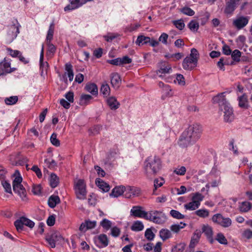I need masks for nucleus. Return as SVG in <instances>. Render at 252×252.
Wrapping results in <instances>:
<instances>
[{
    "label": "nucleus",
    "mask_w": 252,
    "mask_h": 252,
    "mask_svg": "<svg viewBox=\"0 0 252 252\" xmlns=\"http://www.w3.org/2000/svg\"><path fill=\"white\" fill-rule=\"evenodd\" d=\"M143 208L140 206H134L131 209L130 215L134 217L144 218L147 219L148 213L143 210Z\"/></svg>",
    "instance_id": "13"
},
{
    "label": "nucleus",
    "mask_w": 252,
    "mask_h": 252,
    "mask_svg": "<svg viewBox=\"0 0 252 252\" xmlns=\"http://www.w3.org/2000/svg\"><path fill=\"white\" fill-rule=\"evenodd\" d=\"M164 183V180L163 178H161L159 179H157L154 180V187L155 189L154 190V193L155 191L157 190L158 188L162 186Z\"/></svg>",
    "instance_id": "57"
},
{
    "label": "nucleus",
    "mask_w": 252,
    "mask_h": 252,
    "mask_svg": "<svg viewBox=\"0 0 252 252\" xmlns=\"http://www.w3.org/2000/svg\"><path fill=\"white\" fill-rule=\"evenodd\" d=\"M145 172L147 177L151 178L153 175H156L161 168V161L157 156L149 157L145 162Z\"/></svg>",
    "instance_id": "3"
},
{
    "label": "nucleus",
    "mask_w": 252,
    "mask_h": 252,
    "mask_svg": "<svg viewBox=\"0 0 252 252\" xmlns=\"http://www.w3.org/2000/svg\"><path fill=\"white\" fill-rule=\"evenodd\" d=\"M55 28V24L54 22L52 21V22L50 24L48 31L47 32V34L46 38V42H51L53 39L54 31Z\"/></svg>",
    "instance_id": "27"
},
{
    "label": "nucleus",
    "mask_w": 252,
    "mask_h": 252,
    "mask_svg": "<svg viewBox=\"0 0 252 252\" xmlns=\"http://www.w3.org/2000/svg\"><path fill=\"white\" fill-rule=\"evenodd\" d=\"M74 189L78 199L83 200L86 198L87 191L84 180H78L75 184Z\"/></svg>",
    "instance_id": "7"
},
{
    "label": "nucleus",
    "mask_w": 252,
    "mask_h": 252,
    "mask_svg": "<svg viewBox=\"0 0 252 252\" xmlns=\"http://www.w3.org/2000/svg\"><path fill=\"white\" fill-rule=\"evenodd\" d=\"M202 126L198 124L189 125L180 137V142H196L200 138L202 133Z\"/></svg>",
    "instance_id": "2"
},
{
    "label": "nucleus",
    "mask_w": 252,
    "mask_h": 252,
    "mask_svg": "<svg viewBox=\"0 0 252 252\" xmlns=\"http://www.w3.org/2000/svg\"><path fill=\"white\" fill-rule=\"evenodd\" d=\"M100 93L103 94L104 97L107 98L110 94V88L107 84H102L100 88Z\"/></svg>",
    "instance_id": "31"
},
{
    "label": "nucleus",
    "mask_w": 252,
    "mask_h": 252,
    "mask_svg": "<svg viewBox=\"0 0 252 252\" xmlns=\"http://www.w3.org/2000/svg\"><path fill=\"white\" fill-rule=\"evenodd\" d=\"M159 236L163 241H165L172 237V233L167 229H162L159 231Z\"/></svg>",
    "instance_id": "29"
},
{
    "label": "nucleus",
    "mask_w": 252,
    "mask_h": 252,
    "mask_svg": "<svg viewBox=\"0 0 252 252\" xmlns=\"http://www.w3.org/2000/svg\"><path fill=\"white\" fill-rule=\"evenodd\" d=\"M200 237V234L198 233L196 235H195L191 240L190 244H189V248L191 249L193 248L195 245L198 243L199 238Z\"/></svg>",
    "instance_id": "53"
},
{
    "label": "nucleus",
    "mask_w": 252,
    "mask_h": 252,
    "mask_svg": "<svg viewBox=\"0 0 252 252\" xmlns=\"http://www.w3.org/2000/svg\"><path fill=\"white\" fill-rule=\"evenodd\" d=\"M252 207V204L248 201H244L242 202L241 204L239 206V209L241 212H248Z\"/></svg>",
    "instance_id": "38"
},
{
    "label": "nucleus",
    "mask_w": 252,
    "mask_h": 252,
    "mask_svg": "<svg viewBox=\"0 0 252 252\" xmlns=\"http://www.w3.org/2000/svg\"><path fill=\"white\" fill-rule=\"evenodd\" d=\"M185 247V245L184 243L178 244L172 249V252H183Z\"/></svg>",
    "instance_id": "56"
},
{
    "label": "nucleus",
    "mask_w": 252,
    "mask_h": 252,
    "mask_svg": "<svg viewBox=\"0 0 252 252\" xmlns=\"http://www.w3.org/2000/svg\"><path fill=\"white\" fill-rule=\"evenodd\" d=\"M6 50L7 51L8 55L14 58H18L19 56H20L22 53L21 51L19 50H13L10 47H7L6 48Z\"/></svg>",
    "instance_id": "44"
},
{
    "label": "nucleus",
    "mask_w": 252,
    "mask_h": 252,
    "mask_svg": "<svg viewBox=\"0 0 252 252\" xmlns=\"http://www.w3.org/2000/svg\"><path fill=\"white\" fill-rule=\"evenodd\" d=\"M106 102L107 105L112 110H116L118 109L120 106V102L117 98L113 96H108L106 99Z\"/></svg>",
    "instance_id": "16"
},
{
    "label": "nucleus",
    "mask_w": 252,
    "mask_h": 252,
    "mask_svg": "<svg viewBox=\"0 0 252 252\" xmlns=\"http://www.w3.org/2000/svg\"><path fill=\"white\" fill-rule=\"evenodd\" d=\"M200 205L197 204L195 201H193L191 199V201L188 203H187L184 205V208L188 210L193 211L199 208Z\"/></svg>",
    "instance_id": "35"
},
{
    "label": "nucleus",
    "mask_w": 252,
    "mask_h": 252,
    "mask_svg": "<svg viewBox=\"0 0 252 252\" xmlns=\"http://www.w3.org/2000/svg\"><path fill=\"white\" fill-rule=\"evenodd\" d=\"M231 54V58L234 61L239 62L240 61L241 52L239 50H234Z\"/></svg>",
    "instance_id": "47"
},
{
    "label": "nucleus",
    "mask_w": 252,
    "mask_h": 252,
    "mask_svg": "<svg viewBox=\"0 0 252 252\" xmlns=\"http://www.w3.org/2000/svg\"><path fill=\"white\" fill-rule=\"evenodd\" d=\"M143 229L144 225L143 223L139 220L134 221L131 227V229L134 231H140Z\"/></svg>",
    "instance_id": "34"
},
{
    "label": "nucleus",
    "mask_w": 252,
    "mask_h": 252,
    "mask_svg": "<svg viewBox=\"0 0 252 252\" xmlns=\"http://www.w3.org/2000/svg\"><path fill=\"white\" fill-rule=\"evenodd\" d=\"M59 183V178L55 174H51L50 178V184L52 188H56Z\"/></svg>",
    "instance_id": "41"
},
{
    "label": "nucleus",
    "mask_w": 252,
    "mask_h": 252,
    "mask_svg": "<svg viewBox=\"0 0 252 252\" xmlns=\"http://www.w3.org/2000/svg\"><path fill=\"white\" fill-rule=\"evenodd\" d=\"M175 27L179 30H182L185 27V24L182 20H178L173 21Z\"/></svg>",
    "instance_id": "58"
},
{
    "label": "nucleus",
    "mask_w": 252,
    "mask_h": 252,
    "mask_svg": "<svg viewBox=\"0 0 252 252\" xmlns=\"http://www.w3.org/2000/svg\"><path fill=\"white\" fill-rule=\"evenodd\" d=\"M203 198L204 196L203 195L199 192H196L193 194L191 199L200 205V203L203 200Z\"/></svg>",
    "instance_id": "49"
},
{
    "label": "nucleus",
    "mask_w": 252,
    "mask_h": 252,
    "mask_svg": "<svg viewBox=\"0 0 252 252\" xmlns=\"http://www.w3.org/2000/svg\"><path fill=\"white\" fill-rule=\"evenodd\" d=\"M238 106L242 109H248L250 107L247 94L245 93L238 97Z\"/></svg>",
    "instance_id": "17"
},
{
    "label": "nucleus",
    "mask_w": 252,
    "mask_h": 252,
    "mask_svg": "<svg viewBox=\"0 0 252 252\" xmlns=\"http://www.w3.org/2000/svg\"><path fill=\"white\" fill-rule=\"evenodd\" d=\"M166 217L164 213L158 211H152L148 213L147 220L153 221V222L161 224L165 222Z\"/></svg>",
    "instance_id": "6"
},
{
    "label": "nucleus",
    "mask_w": 252,
    "mask_h": 252,
    "mask_svg": "<svg viewBox=\"0 0 252 252\" xmlns=\"http://www.w3.org/2000/svg\"><path fill=\"white\" fill-rule=\"evenodd\" d=\"M149 42L150 37L140 35L138 36L137 38L135 41V43L138 46H142L149 43Z\"/></svg>",
    "instance_id": "26"
},
{
    "label": "nucleus",
    "mask_w": 252,
    "mask_h": 252,
    "mask_svg": "<svg viewBox=\"0 0 252 252\" xmlns=\"http://www.w3.org/2000/svg\"><path fill=\"white\" fill-rule=\"evenodd\" d=\"M213 222L223 227H228L232 224L231 220L229 218H225L220 214L214 215L212 218Z\"/></svg>",
    "instance_id": "8"
},
{
    "label": "nucleus",
    "mask_w": 252,
    "mask_h": 252,
    "mask_svg": "<svg viewBox=\"0 0 252 252\" xmlns=\"http://www.w3.org/2000/svg\"><path fill=\"white\" fill-rule=\"evenodd\" d=\"M172 68L170 65H167V66L161 65L159 69L157 71V73L165 74L170 73L172 72Z\"/></svg>",
    "instance_id": "40"
},
{
    "label": "nucleus",
    "mask_w": 252,
    "mask_h": 252,
    "mask_svg": "<svg viewBox=\"0 0 252 252\" xmlns=\"http://www.w3.org/2000/svg\"><path fill=\"white\" fill-rule=\"evenodd\" d=\"M249 17L240 16L233 21V25L238 30H240L246 27L249 23Z\"/></svg>",
    "instance_id": "12"
},
{
    "label": "nucleus",
    "mask_w": 252,
    "mask_h": 252,
    "mask_svg": "<svg viewBox=\"0 0 252 252\" xmlns=\"http://www.w3.org/2000/svg\"><path fill=\"white\" fill-rule=\"evenodd\" d=\"M66 99L70 103L74 101V94L72 92L69 91L66 93L64 95Z\"/></svg>",
    "instance_id": "63"
},
{
    "label": "nucleus",
    "mask_w": 252,
    "mask_h": 252,
    "mask_svg": "<svg viewBox=\"0 0 252 252\" xmlns=\"http://www.w3.org/2000/svg\"><path fill=\"white\" fill-rule=\"evenodd\" d=\"M24 224L22 220L21 217L15 220L14 222V226H15L16 229L18 232H21L24 230Z\"/></svg>",
    "instance_id": "39"
},
{
    "label": "nucleus",
    "mask_w": 252,
    "mask_h": 252,
    "mask_svg": "<svg viewBox=\"0 0 252 252\" xmlns=\"http://www.w3.org/2000/svg\"><path fill=\"white\" fill-rule=\"evenodd\" d=\"M210 17V14L208 12L206 11L201 13L197 18H199V20L200 21L201 25L204 26L207 23Z\"/></svg>",
    "instance_id": "28"
},
{
    "label": "nucleus",
    "mask_w": 252,
    "mask_h": 252,
    "mask_svg": "<svg viewBox=\"0 0 252 252\" xmlns=\"http://www.w3.org/2000/svg\"><path fill=\"white\" fill-rule=\"evenodd\" d=\"M65 69L67 72V75L69 80L71 82L74 77V73L73 71L72 65L70 63H66L65 65Z\"/></svg>",
    "instance_id": "36"
},
{
    "label": "nucleus",
    "mask_w": 252,
    "mask_h": 252,
    "mask_svg": "<svg viewBox=\"0 0 252 252\" xmlns=\"http://www.w3.org/2000/svg\"><path fill=\"white\" fill-rule=\"evenodd\" d=\"M103 54V50L101 48H98L97 49H95L93 52V55L95 58L97 59L100 58Z\"/></svg>",
    "instance_id": "61"
},
{
    "label": "nucleus",
    "mask_w": 252,
    "mask_h": 252,
    "mask_svg": "<svg viewBox=\"0 0 252 252\" xmlns=\"http://www.w3.org/2000/svg\"><path fill=\"white\" fill-rule=\"evenodd\" d=\"M107 63L114 65H121L122 62L121 58H117L112 60H108L107 61Z\"/></svg>",
    "instance_id": "59"
},
{
    "label": "nucleus",
    "mask_w": 252,
    "mask_h": 252,
    "mask_svg": "<svg viewBox=\"0 0 252 252\" xmlns=\"http://www.w3.org/2000/svg\"><path fill=\"white\" fill-rule=\"evenodd\" d=\"M195 215H196L197 216L202 218H206L208 217L209 215V211L205 209H199L198 210H196L195 212Z\"/></svg>",
    "instance_id": "43"
},
{
    "label": "nucleus",
    "mask_w": 252,
    "mask_h": 252,
    "mask_svg": "<svg viewBox=\"0 0 252 252\" xmlns=\"http://www.w3.org/2000/svg\"><path fill=\"white\" fill-rule=\"evenodd\" d=\"M21 219L24 225L27 226L30 228H32L34 227L35 224L33 221L24 217H21Z\"/></svg>",
    "instance_id": "52"
},
{
    "label": "nucleus",
    "mask_w": 252,
    "mask_h": 252,
    "mask_svg": "<svg viewBox=\"0 0 252 252\" xmlns=\"http://www.w3.org/2000/svg\"><path fill=\"white\" fill-rule=\"evenodd\" d=\"M13 189L15 193H17L23 200L26 199V191L22 185L13 187Z\"/></svg>",
    "instance_id": "20"
},
{
    "label": "nucleus",
    "mask_w": 252,
    "mask_h": 252,
    "mask_svg": "<svg viewBox=\"0 0 252 252\" xmlns=\"http://www.w3.org/2000/svg\"><path fill=\"white\" fill-rule=\"evenodd\" d=\"M40 71L41 76L43 75L44 72L47 73L49 67V64L47 62H44V59L42 61L39 59Z\"/></svg>",
    "instance_id": "33"
},
{
    "label": "nucleus",
    "mask_w": 252,
    "mask_h": 252,
    "mask_svg": "<svg viewBox=\"0 0 252 252\" xmlns=\"http://www.w3.org/2000/svg\"><path fill=\"white\" fill-rule=\"evenodd\" d=\"M120 233V230L118 227L115 226L111 228V234L112 236L117 237L119 236Z\"/></svg>",
    "instance_id": "62"
},
{
    "label": "nucleus",
    "mask_w": 252,
    "mask_h": 252,
    "mask_svg": "<svg viewBox=\"0 0 252 252\" xmlns=\"http://www.w3.org/2000/svg\"><path fill=\"white\" fill-rule=\"evenodd\" d=\"M140 193V189L136 187L127 186L125 187L124 196L127 198L138 196Z\"/></svg>",
    "instance_id": "15"
},
{
    "label": "nucleus",
    "mask_w": 252,
    "mask_h": 252,
    "mask_svg": "<svg viewBox=\"0 0 252 252\" xmlns=\"http://www.w3.org/2000/svg\"><path fill=\"white\" fill-rule=\"evenodd\" d=\"M145 236L147 239L149 241H151L154 239L155 235L153 232L151 228H148L145 232Z\"/></svg>",
    "instance_id": "55"
},
{
    "label": "nucleus",
    "mask_w": 252,
    "mask_h": 252,
    "mask_svg": "<svg viewBox=\"0 0 252 252\" xmlns=\"http://www.w3.org/2000/svg\"><path fill=\"white\" fill-rule=\"evenodd\" d=\"M241 0H225L223 12L227 16L232 15Z\"/></svg>",
    "instance_id": "9"
},
{
    "label": "nucleus",
    "mask_w": 252,
    "mask_h": 252,
    "mask_svg": "<svg viewBox=\"0 0 252 252\" xmlns=\"http://www.w3.org/2000/svg\"><path fill=\"white\" fill-rule=\"evenodd\" d=\"M18 100V98L17 96H12L9 97H6L4 99V102L6 104L11 105L16 104Z\"/></svg>",
    "instance_id": "46"
},
{
    "label": "nucleus",
    "mask_w": 252,
    "mask_h": 252,
    "mask_svg": "<svg viewBox=\"0 0 252 252\" xmlns=\"http://www.w3.org/2000/svg\"><path fill=\"white\" fill-rule=\"evenodd\" d=\"M180 11L183 14L189 16H192L195 14V12L188 6L183 7L180 9Z\"/></svg>",
    "instance_id": "42"
},
{
    "label": "nucleus",
    "mask_w": 252,
    "mask_h": 252,
    "mask_svg": "<svg viewBox=\"0 0 252 252\" xmlns=\"http://www.w3.org/2000/svg\"><path fill=\"white\" fill-rule=\"evenodd\" d=\"M112 225V222L107 219H103L100 222V225L102 227L104 232L109 230L111 228Z\"/></svg>",
    "instance_id": "30"
},
{
    "label": "nucleus",
    "mask_w": 252,
    "mask_h": 252,
    "mask_svg": "<svg viewBox=\"0 0 252 252\" xmlns=\"http://www.w3.org/2000/svg\"><path fill=\"white\" fill-rule=\"evenodd\" d=\"M1 183L6 192L12 193L11 185L7 181L2 180Z\"/></svg>",
    "instance_id": "54"
},
{
    "label": "nucleus",
    "mask_w": 252,
    "mask_h": 252,
    "mask_svg": "<svg viewBox=\"0 0 252 252\" xmlns=\"http://www.w3.org/2000/svg\"><path fill=\"white\" fill-rule=\"evenodd\" d=\"M111 83L113 87L117 89L119 88L121 84V79L119 74L118 73H112L110 75Z\"/></svg>",
    "instance_id": "18"
},
{
    "label": "nucleus",
    "mask_w": 252,
    "mask_h": 252,
    "mask_svg": "<svg viewBox=\"0 0 252 252\" xmlns=\"http://www.w3.org/2000/svg\"><path fill=\"white\" fill-rule=\"evenodd\" d=\"M225 92L218 94L213 98L214 103H218L220 110L223 112V119L226 123H231L235 118L233 109L225 97Z\"/></svg>",
    "instance_id": "1"
},
{
    "label": "nucleus",
    "mask_w": 252,
    "mask_h": 252,
    "mask_svg": "<svg viewBox=\"0 0 252 252\" xmlns=\"http://www.w3.org/2000/svg\"><path fill=\"white\" fill-rule=\"evenodd\" d=\"M199 54L195 48L191 49L190 54L183 60L182 66L186 70H191L196 67Z\"/></svg>",
    "instance_id": "4"
},
{
    "label": "nucleus",
    "mask_w": 252,
    "mask_h": 252,
    "mask_svg": "<svg viewBox=\"0 0 252 252\" xmlns=\"http://www.w3.org/2000/svg\"><path fill=\"white\" fill-rule=\"evenodd\" d=\"M47 46V55L48 56H53L56 51V47L51 42H46Z\"/></svg>",
    "instance_id": "32"
},
{
    "label": "nucleus",
    "mask_w": 252,
    "mask_h": 252,
    "mask_svg": "<svg viewBox=\"0 0 252 252\" xmlns=\"http://www.w3.org/2000/svg\"><path fill=\"white\" fill-rule=\"evenodd\" d=\"M216 239L218 242L221 244L227 245V240L225 237L224 235L221 233H219L217 236Z\"/></svg>",
    "instance_id": "51"
},
{
    "label": "nucleus",
    "mask_w": 252,
    "mask_h": 252,
    "mask_svg": "<svg viewBox=\"0 0 252 252\" xmlns=\"http://www.w3.org/2000/svg\"><path fill=\"white\" fill-rule=\"evenodd\" d=\"M125 192V187L123 186H117L114 188L111 193L110 194V196L118 197L122 194L124 196Z\"/></svg>",
    "instance_id": "21"
},
{
    "label": "nucleus",
    "mask_w": 252,
    "mask_h": 252,
    "mask_svg": "<svg viewBox=\"0 0 252 252\" xmlns=\"http://www.w3.org/2000/svg\"><path fill=\"white\" fill-rule=\"evenodd\" d=\"M170 215L173 218L176 219L181 220L185 218V216L180 213L178 211L175 210H171L170 211Z\"/></svg>",
    "instance_id": "50"
},
{
    "label": "nucleus",
    "mask_w": 252,
    "mask_h": 252,
    "mask_svg": "<svg viewBox=\"0 0 252 252\" xmlns=\"http://www.w3.org/2000/svg\"><path fill=\"white\" fill-rule=\"evenodd\" d=\"M93 99V97L90 94H83L81 95L79 104L81 106H86L89 104Z\"/></svg>",
    "instance_id": "22"
},
{
    "label": "nucleus",
    "mask_w": 252,
    "mask_h": 252,
    "mask_svg": "<svg viewBox=\"0 0 252 252\" xmlns=\"http://www.w3.org/2000/svg\"><path fill=\"white\" fill-rule=\"evenodd\" d=\"M186 226V224L183 222H180V224H175L170 226V229L172 231L177 233L182 228H184Z\"/></svg>",
    "instance_id": "45"
},
{
    "label": "nucleus",
    "mask_w": 252,
    "mask_h": 252,
    "mask_svg": "<svg viewBox=\"0 0 252 252\" xmlns=\"http://www.w3.org/2000/svg\"><path fill=\"white\" fill-rule=\"evenodd\" d=\"M202 230L210 243L213 244L214 241L213 238V232L212 227L208 225H204L202 227Z\"/></svg>",
    "instance_id": "19"
},
{
    "label": "nucleus",
    "mask_w": 252,
    "mask_h": 252,
    "mask_svg": "<svg viewBox=\"0 0 252 252\" xmlns=\"http://www.w3.org/2000/svg\"><path fill=\"white\" fill-rule=\"evenodd\" d=\"M85 89L87 92L90 93L93 95H96L98 94L97 87L94 83L87 84Z\"/></svg>",
    "instance_id": "23"
},
{
    "label": "nucleus",
    "mask_w": 252,
    "mask_h": 252,
    "mask_svg": "<svg viewBox=\"0 0 252 252\" xmlns=\"http://www.w3.org/2000/svg\"><path fill=\"white\" fill-rule=\"evenodd\" d=\"M242 235L248 239H251L252 238V231L249 229H246L243 232Z\"/></svg>",
    "instance_id": "64"
},
{
    "label": "nucleus",
    "mask_w": 252,
    "mask_h": 252,
    "mask_svg": "<svg viewBox=\"0 0 252 252\" xmlns=\"http://www.w3.org/2000/svg\"><path fill=\"white\" fill-rule=\"evenodd\" d=\"M188 28L192 32H196L199 28V23L195 20L190 21L188 24Z\"/></svg>",
    "instance_id": "37"
},
{
    "label": "nucleus",
    "mask_w": 252,
    "mask_h": 252,
    "mask_svg": "<svg viewBox=\"0 0 252 252\" xmlns=\"http://www.w3.org/2000/svg\"><path fill=\"white\" fill-rule=\"evenodd\" d=\"M102 126L100 125H95L89 129V132L90 135H94L98 134L100 129H101Z\"/></svg>",
    "instance_id": "48"
},
{
    "label": "nucleus",
    "mask_w": 252,
    "mask_h": 252,
    "mask_svg": "<svg viewBox=\"0 0 252 252\" xmlns=\"http://www.w3.org/2000/svg\"><path fill=\"white\" fill-rule=\"evenodd\" d=\"M60 197L57 195H51L48 200V205L51 208H55L58 204L60 203Z\"/></svg>",
    "instance_id": "25"
},
{
    "label": "nucleus",
    "mask_w": 252,
    "mask_h": 252,
    "mask_svg": "<svg viewBox=\"0 0 252 252\" xmlns=\"http://www.w3.org/2000/svg\"><path fill=\"white\" fill-rule=\"evenodd\" d=\"M94 241L95 246L100 249L106 247L109 243V239L107 235L104 234H101L94 236Z\"/></svg>",
    "instance_id": "10"
},
{
    "label": "nucleus",
    "mask_w": 252,
    "mask_h": 252,
    "mask_svg": "<svg viewBox=\"0 0 252 252\" xmlns=\"http://www.w3.org/2000/svg\"><path fill=\"white\" fill-rule=\"evenodd\" d=\"M62 238V236L59 233L53 232L47 234L45 239L50 246L52 248H54L56 247V242L60 241Z\"/></svg>",
    "instance_id": "14"
},
{
    "label": "nucleus",
    "mask_w": 252,
    "mask_h": 252,
    "mask_svg": "<svg viewBox=\"0 0 252 252\" xmlns=\"http://www.w3.org/2000/svg\"><path fill=\"white\" fill-rule=\"evenodd\" d=\"M11 23V25L7 26V37L12 42L20 33V28L21 26L16 19H13Z\"/></svg>",
    "instance_id": "5"
},
{
    "label": "nucleus",
    "mask_w": 252,
    "mask_h": 252,
    "mask_svg": "<svg viewBox=\"0 0 252 252\" xmlns=\"http://www.w3.org/2000/svg\"><path fill=\"white\" fill-rule=\"evenodd\" d=\"M168 35L164 32L161 33L158 38V41L161 42L163 44L166 45L167 43V39Z\"/></svg>",
    "instance_id": "60"
},
{
    "label": "nucleus",
    "mask_w": 252,
    "mask_h": 252,
    "mask_svg": "<svg viewBox=\"0 0 252 252\" xmlns=\"http://www.w3.org/2000/svg\"><path fill=\"white\" fill-rule=\"evenodd\" d=\"M95 183L99 188L103 192H108L110 189L109 185L100 179H96Z\"/></svg>",
    "instance_id": "24"
},
{
    "label": "nucleus",
    "mask_w": 252,
    "mask_h": 252,
    "mask_svg": "<svg viewBox=\"0 0 252 252\" xmlns=\"http://www.w3.org/2000/svg\"><path fill=\"white\" fill-rule=\"evenodd\" d=\"M93 0H70V4L64 8V11H70L81 7L88 1Z\"/></svg>",
    "instance_id": "11"
}]
</instances>
